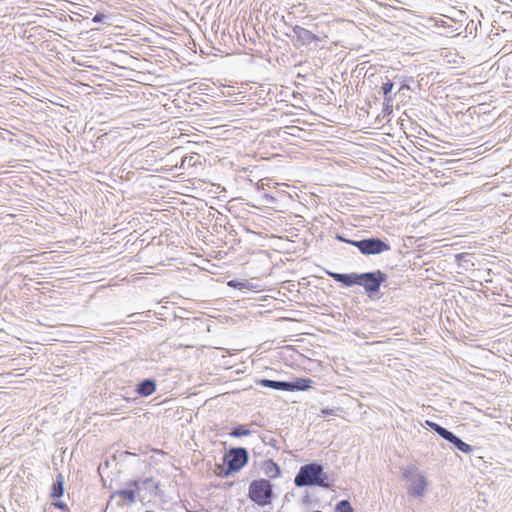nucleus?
I'll return each instance as SVG.
<instances>
[{"instance_id": "11", "label": "nucleus", "mask_w": 512, "mask_h": 512, "mask_svg": "<svg viewBox=\"0 0 512 512\" xmlns=\"http://www.w3.org/2000/svg\"><path fill=\"white\" fill-rule=\"evenodd\" d=\"M156 381L152 378H146L136 385V392L141 397H148L156 391Z\"/></svg>"}, {"instance_id": "24", "label": "nucleus", "mask_w": 512, "mask_h": 512, "mask_svg": "<svg viewBox=\"0 0 512 512\" xmlns=\"http://www.w3.org/2000/svg\"><path fill=\"white\" fill-rule=\"evenodd\" d=\"M342 411L341 407H334V408H324L320 412V416L327 417L331 415H338L339 412Z\"/></svg>"}, {"instance_id": "31", "label": "nucleus", "mask_w": 512, "mask_h": 512, "mask_svg": "<svg viewBox=\"0 0 512 512\" xmlns=\"http://www.w3.org/2000/svg\"><path fill=\"white\" fill-rule=\"evenodd\" d=\"M117 505H118V506H120V507H122V506H124V503H123V502H121V501H118V502H117Z\"/></svg>"}, {"instance_id": "3", "label": "nucleus", "mask_w": 512, "mask_h": 512, "mask_svg": "<svg viewBox=\"0 0 512 512\" xmlns=\"http://www.w3.org/2000/svg\"><path fill=\"white\" fill-rule=\"evenodd\" d=\"M275 497L273 485L268 479L253 480L248 488V498L257 504L264 507L271 504Z\"/></svg>"}, {"instance_id": "14", "label": "nucleus", "mask_w": 512, "mask_h": 512, "mask_svg": "<svg viewBox=\"0 0 512 512\" xmlns=\"http://www.w3.org/2000/svg\"><path fill=\"white\" fill-rule=\"evenodd\" d=\"M313 380L310 378H296L293 381H289V392L292 391H307L312 388Z\"/></svg>"}, {"instance_id": "15", "label": "nucleus", "mask_w": 512, "mask_h": 512, "mask_svg": "<svg viewBox=\"0 0 512 512\" xmlns=\"http://www.w3.org/2000/svg\"><path fill=\"white\" fill-rule=\"evenodd\" d=\"M64 483H65L64 476L61 473H59L56 476V480L53 482V484L51 486V491H50L51 498L59 499L64 495V492H65Z\"/></svg>"}, {"instance_id": "30", "label": "nucleus", "mask_w": 512, "mask_h": 512, "mask_svg": "<svg viewBox=\"0 0 512 512\" xmlns=\"http://www.w3.org/2000/svg\"><path fill=\"white\" fill-rule=\"evenodd\" d=\"M465 255H466V254H464V253L457 254V255H456V259L459 261V260H461L462 258H464V257H465Z\"/></svg>"}, {"instance_id": "27", "label": "nucleus", "mask_w": 512, "mask_h": 512, "mask_svg": "<svg viewBox=\"0 0 512 512\" xmlns=\"http://www.w3.org/2000/svg\"><path fill=\"white\" fill-rule=\"evenodd\" d=\"M410 82H414V79L412 77L404 79L401 82V86L399 88V91H401V90H411V87H410V84H409Z\"/></svg>"}, {"instance_id": "28", "label": "nucleus", "mask_w": 512, "mask_h": 512, "mask_svg": "<svg viewBox=\"0 0 512 512\" xmlns=\"http://www.w3.org/2000/svg\"><path fill=\"white\" fill-rule=\"evenodd\" d=\"M335 239L338 240L339 242H343V243H346V244H349V245H352V243L356 242V240L348 239V238L344 237L341 234H337L335 236Z\"/></svg>"}, {"instance_id": "26", "label": "nucleus", "mask_w": 512, "mask_h": 512, "mask_svg": "<svg viewBox=\"0 0 512 512\" xmlns=\"http://www.w3.org/2000/svg\"><path fill=\"white\" fill-rule=\"evenodd\" d=\"M196 156L197 155H190V156H185L182 158V166H184L185 164H188L189 166H194L196 164Z\"/></svg>"}, {"instance_id": "29", "label": "nucleus", "mask_w": 512, "mask_h": 512, "mask_svg": "<svg viewBox=\"0 0 512 512\" xmlns=\"http://www.w3.org/2000/svg\"><path fill=\"white\" fill-rule=\"evenodd\" d=\"M265 198L267 199L268 202L272 203L274 202L275 198L272 197L271 195L269 194H265Z\"/></svg>"}, {"instance_id": "13", "label": "nucleus", "mask_w": 512, "mask_h": 512, "mask_svg": "<svg viewBox=\"0 0 512 512\" xmlns=\"http://www.w3.org/2000/svg\"><path fill=\"white\" fill-rule=\"evenodd\" d=\"M257 383L265 388L277 391H289V381L270 380L263 378L260 379Z\"/></svg>"}, {"instance_id": "21", "label": "nucleus", "mask_w": 512, "mask_h": 512, "mask_svg": "<svg viewBox=\"0 0 512 512\" xmlns=\"http://www.w3.org/2000/svg\"><path fill=\"white\" fill-rule=\"evenodd\" d=\"M337 512H354L351 503L348 500H341L336 504Z\"/></svg>"}, {"instance_id": "25", "label": "nucleus", "mask_w": 512, "mask_h": 512, "mask_svg": "<svg viewBox=\"0 0 512 512\" xmlns=\"http://www.w3.org/2000/svg\"><path fill=\"white\" fill-rule=\"evenodd\" d=\"M107 18H108V17H107V15H106V14H104V13H102V12H97V13L93 16V18H92V22H93V23H96V24H98V23H103V22H105V20H106Z\"/></svg>"}, {"instance_id": "8", "label": "nucleus", "mask_w": 512, "mask_h": 512, "mask_svg": "<svg viewBox=\"0 0 512 512\" xmlns=\"http://www.w3.org/2000/svg\"><path fill=\"white\" fill-rule=\"evenodd\" d=\"M284 22L286 26L291 28L295 40L300 46H309L312 43H317L322 40V37L300 25H290L285 20Z\"/></svg>"}, {"instance_id": "10", "label": "nucleus", "mask_w": 512, "mask_h": 512, "mask_svg": "<svg viewBox=\"0 0 512 512\" xmlns=\"http://www.w3.org/2000/svg\"><path fill=\"white\" fill-rule=\"evenodd\" d=\"M443 439L448 441L449 443H451L455 449H457L465 454H469L474 450L473 446L464 442L461 438H459L457 435H455L450 430H447Z\"/></svg>"}, {"instance_id": "6", "label": "nucleus", "mask_w": 512, "mask_h": 512, "mask_svg": "<svg viewBox=\"0 0 512 512\" xmlns=\"http://www.w3.org/2000/svg\"><path fill=\"white\" fill-rule=\"evenodd\" d=\"M352 246L356 247L361 254L366 256L379 255L391 249L389 242L379 237L356 240V242L352 243Z\"/></svg>"}, {"instance_id": "32", "label": "nucleus", "mask_w": 512, "mask_h": 512, "mask_svg": "<svg viewBox=\"0 0 512 512\" xmlns=\"http://www.w3.org/2000/svg\"><path fill=\"white\" fill-rule=\"evenodd\" d=\"M146 512H155V511H146Z\"/></svg>"}, {"instance_id": "23", "label": "nucleus", "mask_w": 512, "mask_h": 512, "mask_svg": "<svg viewBox=\"0 0 512 512\" xmlns=\"http://www.w3.org/2000/svg\"><path fill=\"white\" fill-rule=\"evenodd\" d=\"M51 506L58 509L60 512H69L68 505L64 501L60 500V498L52 501Z\"/></svg>"}, {"instance_id": "1", "label": "nucleus", "mask_w": 512, "mask_h": 512, "mask_svg": "<svg viewBox=\"0 0 512 512\" xmlns=\"http://www.w3.org/2000/svg\"><path fill=\"white\" fill-rule=\"evenodd\" d=\"M294 484L296 487H312L317 486L328 489L332 485L329 476L324 472L323 465L319 462L313 461L302 465L298 473L294 477Z\"/></svg>"}, {"instance_id": "2", "label": "nucleus", "mask_w": 512, "mask_h": 512, "mask_svg": "<svg viewBox=\"0 0 512 512\" xmlns=\"http://www.w3.org/2000/svg\"><path fill=\"white\" fill-rule=\"evenodd\" d=\"M249 461L248 450L244 447H232L223 456V463L226 468H222L220 475L228 477L231 474L240 471Z\"/></svg>"}, {"instance_id": "5", "label": "nucleus", "mask_w": 512, "mask_h": 512, "mask_svg": "<svg viewBox=\"0 0 512 512\" xmlns=\"http://www.w3.org/2000/svg\"><path fill=\"white\" fill-rule=\"evenodd\" d=\"M387 279L388 275L381 270L364 272L360 273L359 286H362L367 296L373 299Z\"/></svg>"}, {"instance_id": "18", "label": "nucleus", "mask_w": 512, "mask_h": 512, "mask_svg": "<svg viewBox=\"0 0 512 512\" xmlns=\"http://www.w3.org/2000/svg\"><path fill=\"white\" fill-rule=\"evenodd\" d=\"M393 87H394V82L391 80H387V82L383 83V85H382V92L384 95V103H386L387 105L390 104L391 102H393L394 96L396 95V94L391 95Z\"/></svg>"}, {"instance_id": "9", "label": "nucleus", "mask_w": 512, "mask_h": 512, "mask_svg": "<svg viewBox=\"0 0 512 512\" xmlns=\"http://www.w3.org/2000/svg\"><path fill=\"white\" fill-rule=\"evenodd\" d=\"M327 274L336 282L341 283L346 287H352L354 285H359L360 283V273L327 272Z\"/></svg>"}, {"instance_id": "19", "label": "nucleus", "mask_w": 512, "mask_h": 512, "mask_svg": "<svg viewBox=\"0 0 512 512\" xmlns=\"http://www.w3.org/2000/svg\"><path fill=\"white\" fill-rule=\"evenodd\" d=\"M252 434V431L247 428L246 425L244 424H238L236 425L235 427H233L229 433V435L231 437H234V438H240V437H243V436H249Z\"/></svg>"}, {"instance_id": "4", "label": "nucleus", "mask_w": 512, "mask_h": 512, "mask_svg": "<svg viewBox=\"0 0 512 512\" xmlns=\"http://www.w3.org/2000/svg\"><path fill=\"white\" fill-rule=\"evenodd\" d=\"M403 478L409 482L407 493L413 497H422L427 488L425 475L414 465L408 466L403 471Z\"/></svg>"}, {"instance_id": "16", "label": "nucleus", "mask_w": 512, "mask_h": 512, "mask_svg": "<svg viewBox=\"0 0 512 512\" xmlns=\"http://www.w3.org/2000/svg\"><path fill=\"white\" fill-rule=\"evenodd\" d=\"M149 492L150 494L157 495V490L160 488V482L154 480L152 477L145 478L141 480L140 487Z\"/></svg>"}, {"instance_id": "7", "label": "nucleus", "mask_w": 512, "mask_h": 512, "mask_svg": "<svg viewBox=\"0 0 512 512\" xmlns=\"http://www.w3.org/2000/svg\"><path fill=\"white\" fill-rule=\"evenodd\" d=\"M141 479L129 480L125 483V489H119L114 491L108 500V504L111 503L116 497H120L128 501L129 505H133L137 501V496L140 491Z\"/></svg>"}, {"instance_id": "22", "label": "nucleus", "mask_w": 512, "mask_h": 512, "mask_svg": "<svg viewBox=\"0 0 512 512\" xmlns=\"http://www.w3.org/2000/svg\"><path fill=\"white\" fill-rule=\"evenodd\" d=\"M261 440L262 442L265 444V445H269L271 447H273L275 450H278V441L275 437L271 436V435H263L261 436Z\"/></svg>"}, {"instance_id": "12", "label": "nucleus", "mask_w": 512, "mask_h": 512, "mask_svg": "<svg viewBox=\"0 0 512 512\" xmlns=\"http://www.w3.org/2000/svg\"><path fill=\"white\" fill-rule=\"evenodd\" d=\"M261 468H262L264 474L269 479H276L281 476L280 466L272 459L265 460L262 463Z\"/></svg>"}, {"instance_id": "17", "label": "nucleus", "mask_w": 512, "mask_h": 512, "mask_svg": "<svg viewBox=\"0 0 512 512\" xmlns=\"http://www.w3.org/2000/svg\"><path fill=\"white\" fill-rule=\"evenodd\" d=\"M227 285L231 288H235V289H239V290H242V289L253 290V289L257 288L256 285H254L253 283H251L248 280H235V279L229 280L227 282Z\"/></svg>"}, {"instance_id": "20", "label": "nucleus", "mask_w": 512, "mask_h": 512, "mask_svg": "<svg viewBox=\"0 0 512 512\" xmlns=\"http://www.w3.org/2000/svg\"><path fill=\"white\" fill-rule=\"evenodd\" d=\"M425 425L429 427L431 430H433L435 433H437L441 438L444 437L448 430L445 427L441 426L440 424L431 420H426Z\"/></svg>"}]
</instances>
